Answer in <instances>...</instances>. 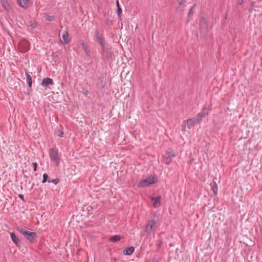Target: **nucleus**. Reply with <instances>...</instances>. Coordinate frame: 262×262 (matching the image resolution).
<instances>
[{
	"instance_id": "obj_37",
	"label": "nucleus",
	"mask_w": 262,
	"mask_h": 262,
	"mask_svg": "<svg viewBox=\"0 0 262 262\" xmlns=\"http://www.w3.org/2000/svg\"><path fill=\"white\" fill-rule=\"evenodd\" d=\"M18 197L21 199L23 201H25L24 195L23 194H18Z\"/></svg>"
},
{
	"instance_id": "obj_40",
	"label": "nucleus",
	"mask_w": 262,
	"mask_h": 262,
	"mask_svg": "<svg viewBox=\"0 0 262 262\" xmlns=\"http://www.w3.org/2000/svg\"><path fill=\"white\" fill-rule=\"evenodd\" d=\"M111 23V21L110 19H108L107 20V21H106V24H107V25H110V23Z\"/></svg>"
},
{
	"instance_id": "obj_1",
	"label": "nucleus",
	"mask_w": 262,
	"mask_h": 262,
	"mask_svg": "<svg viewBox=\"0 0 262 262\" xmlns=\"http://www.w3.org/2000/svg\"><path fill=\"white\" fill-rule=\"evenodd\" d=\"M17 230L20 233L24 235V237L30 243H34L37 237V234L35 232H30L27 229L18 228Z\"/></svg>"
},
{
	"instance_id": "obj_32",
	"label": "nucleus",
	"mask_w": 262,
	"mask_h": 262,
	"mask_svg": "<svg viewBox=\"0 0 262 262\" xmlns=\"http://www.w3.org/2000/svg\"><path fill=\"white\" fill-rule=\"evenodd\" d=\"M95 34L97 38L102 37V35L100 34V32L98 30L96 31Z\"/></svg>"
},
{
	"instance_id": "obj_4",
	"label": "nucleus",
	"mask_w": 262,
	"mask_h": 262,
	"mask_svg": "<svg viewBox=\"0 0 262 262\" xmlns=\"http://www.w3.org/2000/svg\"><path fill=\"white\" fill-rule=\"evenodd\" d=\"M18 48L22 53H25L30 49V43L26 39H21L18 43Z\"/></svg>"
},
{
	"instance_id": "obj_41",
	"label": "nucleus",
	"mask_w": 262,
	"mask_h": 262,
	"mask_svg": "<svg viewBox=\"0 0 262 262\" xmlns=\"http://www.w3.org/2000/svg\"><path fill=\"white\" fill-rule=\"evenodd\" d=\"M88 93V91H86V92H85V94L86 95V94Z\"/></svg>"
},
{
	"instance_id": "obj_20",
	"label": "nucleus",
	"mask_w": 262,
	"mask_h": 262,
	"mask_svg": "<svg viewBox=\"0 0 262 262\" xmlns=\"http://www.w3.org/2000/svg\"><path fill=\"white\" fill-rule=\"evenodd\" d=\"M116 6H117V13L118 14V17H119V19L121 20V14H122V9L120 6L118 0H117L116 2Z\"/></svg>"
},
{
	"instance_id": "obj_2",
	"label": "nucleus",
	"mask_w": 262,
	"mask_h": 262,
	"mask_svg": "<svg viewBox=\"0 0 262 262\" xmlns=\"http://www.w3.org/2000/svg\"><path fill=\"white\" fill-rule=\"evenodd\" d=\"M158 180L156 176H149L146 179L141 181L139 184V186L141 187H145L151 184H154L158 182Z\"/></svg>"
},
{
	"instance_id": "obj_17",
	"label": "nucleus",
	"mask_w": 262,
	"mask_h": 262,
	"mask_svg": "<svg viewBox=\"0 0 262 262\" xmlns=\"http://www.w3.org/2000/svg\"><path fill=\"white\" fill-rule=\"evenodd\" d=\"M122 236L120 235H116L114 236H113L109 239V241L111 242H117L119 241L121 239H122Z\"/></svg>"
},
{
	"instance_id": "obj_28",
	"label": "nucleus",
	"mask_w": 262,
	"mask_h": 262,
	"mask_svg": "<svg viewBox=\"0 0 262 262\" xmlns=\"http://www.w3.org/2000/svg\"><path fill=\"white\" fill-rule=\"evenodd\" d=\"M59 182V179H58V178H56V179H53L52 180H48V182L49 183H54V184L56 185L58 183V182Z\"/></svg>"
},
{
	"instance_id": "obj_16",
	"label": "nucleus",
	"mask_w": 262,
	"mask_h": 262,
	"mask_svg": "<svg viewBox=\"0 0 262 262\" xmlns=\"http://www.w3.org/2000/svg\"><path fill=\"white\" fill-rule=\"evenodd\" d=\"M81 45L82 46L83 50L84 51L85 55L86 56H90L91 55V51L89 49L88 46L83 42H81Z\"/></svg>"
},
{
	"instance_id": "obj_13",
	"label": "nucleus",
	"mask_w": 262,
	"mask_h": 262,
	"mask_svg": "<svg viewBox=\"0 0 262 262\" xmlns=\"http://www.w3.org/2000/svg\"><path fill=\"white\" fill-rule=\"evenodd\" d=\"M161 199V196L159 195L154 198H152L151 200L155 201L153 206L155 208H158L160 205V200Z\"/></svg>"
},
{
	"instance_id": "obj_18",
	"label": "nucleus",
	"mask_w": 262,
	"mask_h": 262,
	"mask_svg": "<svg viewBox=\"0 0 262 262\" xmlns=\"http://www.w3.org/2000/svg\"><path fill=\"white\" fill-rule=\"evenodd\" d=\"M68 37H69L68 33V32L65 31L62 35V39L63 40V43L64 44H67V43H69V40L68 39Z\"/></svg>"
},
{
	"instance_id": "obj_34",
	"label": "nucleus",
	"mask_w": 262,
	"mask_h": 262,
	"mask_svg": "<svg viewBox=\"0 0 262 262\" xmlns=\"http://www.w3.org/2000/svg\"><path fill=\"white\" fill-rule=\"evenodd\" d=\"M33 170L36 171L37 170V164L36 162L33 163Z\"/></svg>"
},
{
	"instance_id": "obj_39",
	"label": "nucleus",
	"mask_w": 262,
	"mask_h": 262,
	"mask_svg": "<svg viewBox=\"0 0 262 262\" xmlns=\"http://www.w3.org/2000/svg\"><path fill=\"white\" fill-rule=\"evenodd\" d=\"M244 2V0H238V3L239 5H242Z\"/></svg>"
},
{
	"instance_id": "obj_8",
	"label": "nucleus",
	"mask_w": 262,
	"mask_h": 262,
	"mask_svg": "<svg viewBox=\"0 0 262 262\" xmlns=\"http://www.w3.org/2000/svg\"><path fill=\"white\" fill-rule=\"evenodd\" d=\"M200 31L204 34H206L208 30V26L207 25V20L205 18H202L200 23Z\"/></svg>"
},
{
	"instance_id": "obj_25",
	"label": "nucleus",
	"mask_w": 262,
	"mask_h": 262,
	"mask_svg": "<svg viewBox=\"0 0 262 262\" xmlns=\"http://www.w3.org/2000/svg\"><path fill=\"white\" fill-rule=\"evenodd\" d=\"M99 43L101 45L102 47H103L106 45H107V44H105L104 42V38L103 37H99L97 38Z\"/></svg>"
},
{
	"instance_id": "obj_38",
	"label": "nucleus",
	"mask_w": 262,
	"mask_h": 262,
	"mask_svg": "<svg viewBox=\"0 0 262 262\" xmlns=\"http://www.w3.org/2000/svg\"><path fill=\"white\" fill-rule=\"evenodd\" d=\"M255 2H252L251 3V7H256V6H255Z\"/></svg>"
},
{
	"instance_id": "obj_24",
	"label": "nucleus",
	"mask_w": 262,
	"mask_h": 262,
	"mask_svg": "<svg viewBox=\"0 0 262 262\" xmlns=\"http://www.w3.org/2000/svg\"><path fill=\"white\" fill-rule=\"evenodd\" d=\"M1 3L4 8L7 11H9L10 7L7 0H1Z\"/></svg>"
},
{
	"instance_id": "obj_6",
	"label": "nucleus",
	"mask_w": 262,
	"mask_h": 262,
	"mask_svg": "<svg viewBox=\"0 0 262 262\" xmlns=\"http://www.w3.org/2000/svg\"><path fill=\"white\" fill-rule=\"evenodd\" d=\"M211 111V109L209 108L204 107L201 112L198 114L197 115V117L196 118H197L198 122H200V123L202 121V120L205 117H206L209 113V112Z\"/></svg>"
},
{
	"instance_id": "obj_7",
	"label": "nucleus",
	"mask_w": 262,
	"mask_h": 262,
	"mask_svg": "<svg viewBox=\"0 0 262 262\" xmlns=\"http://www.w3.org/2000/svg\"><path fill=\"white\" fill-rule=\"evenodd\" d=\"M156 222L154 220H150L146 227L145 232L147 234V235H149L151 234L152 229L154 227H156Z\"/></svg>"
},
{
	"instance_id": "obj_3",
	"label": "nucleus",
	"mask_w": 262,
	"mask_h": 262,
	"mask_svg": "<svg viewBox=\"0 0 262 262\" xmlns=\"http://www.w3.org/2000/svg\"><path fill=\"white\" fill-rule=\"evenodd\" d=\"M49 156L51 160L55 163L56 166H58L60 162L58 150L56 148H50L49 150Z\"/></svg>"
},
{
	"instance_id": "obj_23",
	"label": "nucleus",
	"mask_w": 262,
	"mask_h": 262,
	"mask_svg": "<svg viewBox=\"0 0 262 262\" xmlns=\"http://www.w3.org/2000/svg\"><path fill=\"white\" fill-rule=\"evenodd\" d=\"M185 7V5L184 4L183 5H179L177 8V12L180 15L183 14L184 8Z\"/></svg>"
},
{
	"instance_id": "obj_29",
	"label": "nucleus",
	"mask_w": 262,
	"mask_h": 262,
	"mask_svg": "<svg viewBox=\"0 0 262 262\" xmlns=\"http://www.w3.org/2000/svg\"><path fill=\"white\" fill-rule=\"evenodd\" d=\"M195 7H196V4H194V5H193V6L191 8V9H190L189 12V13H188V17H189L190 16V15L191 14V13H193V9Z\"/></svg>"
},
{
	"instance_id": "obj_21",
	"label": "nucleus",
	"mask_w": 262,
	"mask_h": 262,
	"mask_svg": "<svg viewBox=\"0 0 262 262\" xmlns=\"http://www.w3.org/2000/svg\"><path fill=\"white\" fill-rule=\"evenodd\" d=\"M26 80L28 83V86L31 88L32 84V80L31 76L28 72H26Z\"/></svg>"
},
{
	"instance_id": "obj_26",
	"label": "nucleus",
	"mask_w": 262,
	"mask_h": 262,
	"mask_svg": "<svg viewBox=\"0 0 262 262\" xmlns=\"http://www.w3.org/2000/svg\"><path fill=\"white\" fill-rule=\"evenodd\" d=\"M48 180H50L48 175L47 173H44L42 176V183H45Z\"/></svg>"
},
{
	"instance_id": "obj_12",
	"label": "nucleus",
	"mask_w": 262,
	"mask_h": 262,
	"mask_svg": "<svg viewBox=\"0 0 262 262\" xmlns=\"http://www.w3.org/2000/svg\"><path fill=\"white\" fill-rule=\"evenodd\" d=\"M186 122L189 128L196 123H200V122H198V120L196 117L189 119L186 121Z\"/></svg>"
},
{
	"instance_id": "obj_14",
	"label": "nucleus",
	"mask_w": 262,
	"mask_h": 262,
	"mask_svg": "<svg viewBox=\"0 0 262 262\" xmlns=\"http://www.w3.org/2000/svg\"><path fill=\"white\" fill-rule=\"evenodd\" d=\"M29 0H17V3L23 8H27L29 7Z\"/></svg>"
},
{
	"instance_id": "obj_19",
	"label": "nucleus",
	"mask_w": 262,
	"mask_h": 262,
	"mask_svg": "<svg viewBox=\"0 0 262 262\" xmlns=\"http://www.w3.org/2000/svg\"><path fill=\"white\" fill-rule=\"evenodd\" d=\"M12 241L17 246L20 242L19 239L16 236L14 233L12 232L10 234Z\"/></svg>"
},
{
	"instance_id": "obj_9",
	"label": "nucleus",
	"mask_w": 262,
	"mask_h": 262,
	"mask_svg": "<svg viewBox=\"0 0 262 262\" xmlns=\"http://www.w3.org/2000/svg\"><path fill=\"white\" fill-rule=\"evenodd\" d=\"M176 156L174 151H167L164 156V162L166 165H169L172 161V158Z\"/></svg>"
},
{
	"instance_id": "obj_36",
	"label": "nucleus",
	"mask_w": 262,
	"mask_h": 262,
	"mask_svg": "<svg viewBox=\"0 0 262 262\" xmlns=\"http://www.w3.org/2000/svg\"><path fill=\"white\" fill-rule=\"evenodd\" d=\"M63 132L62 131H58V136L59 137H63Z\"/></svg>"
},
{
	"instance_id": "obj_27",
	"label": "nucleus",
	"mask_w": 262,
	"mask_h": 262,
	"mask_svg": "<svg viewBox=\"0 0 262 262\" xmlns=\"http://www.w3.org/2000/svg\"><path fill=\"white\" fill-rule=\"evenodd\" d=\"M29 23H30V26L32 29H35L36 28H37V23L34 20H30Z\"/></svg>"
},
{
	"instance_id": "obj_11",
	"label": "nucleus",
	"mask_w": 262,
	"mask_h": 262,
	"mask_svg": "<svg viewBox=\"0 0 262 262\" xmlns=\"http://www.w3.org/2000/svg\"><path fill=\"white\" fill-rule=\"evenodd\" d=\"M54 84V81L52 79L50 78H44L41 82V85L44 86H49Z\"/></svg>"
},
{
	"instance_id": "obj_42",
	"label": "nucleus",
	"mask_w": 262,
	"mask_h": 262,
	"mask_svg": "<svg viewBox=\"0 0 262 262\" xmlns=\"http://www.w3.org/2000/svg\"><path fill=\"white\" fill-rule=\"evenodd\" d=\"M104 85H102V88H104Z\"/></svg>"
},
{
	"instance_id": "obj_31",
	"label": "nucleus",
	"mask_w": 262,
	"mask_h": 262,
	"mask_svg": "<svg viewBox=\"0 0 262 262\" xmlns=\"http://www.w3.org/2000/svg\"><path fill=\"white\" fill-rule=\"evenodd\" d=\"M178 5H183L186 3V0H177Z\"/></svg>"
},
{
	"instance_id": "obj_22",
	"label": "nucleus",
	"mask_w": 262,
	"mask_h": 262,
	"mask_svg": "<svg viewBox=\"0 0 262 262\" xmlns=\"http://www.w3.org/2000/svg\"><path fill=\"white\" fill-rule=\"evenodd\" d=\"M211 188L215 194L217 193V185L215 181L214 180L210 184Z\"/></svg>"
},
{
	"instance_id": "obj_15",
	"label": "nucleus",
	"mask_w": 262,
	"mask_h": 262,
	"mask_svg": "<svg viewBox=\"0 0 262 262\" xmlns=\"http://www.w3.org/2000/svg\"><path fill=\"white\" fill-rule=\"evenodd\" d=\"M135 250L134 247L130 246L126 248L123 251V254L125 255H132Z\"/></svg>"
},
{
	"instance_id": "obj_5",
	"label": "nucleus",
	"mask_w": 262,
	"mask_h": 262,
	"mask_svg": "<svg viewBox=\"0 0 262 262\" xmlns=\"http://www.w3.org/2000/svg\"><path fill=\"white\" fill-rule=\"evenodd\" d=\"M102 56L105 60H109L112 57L113 53L111 51V49L107 45L102 47Z\"/></svg>"
},
{
	"instance_id": "obj_33",
	"label": "nucleus",
	"mask_w": 262,
	"mask_h": 262,
	"mask_svg": "<svg viewBox=\"0 0 262 262\" xmlns=\"http://www.w3.org/2000/svg\"><path fill=\"white\" fill-rule=\"evenodd\" d=\"M186 121H184L183 122V124L182 125V130L183 131H185L186 130Z\"/></svg>"
},
{
	"instance_id": "obj_35",
	"label": "nucleus",
	"mask_w": 262,
	"mask_h": 262,
	"mask_svg": "<svg viewBox=\"0 0 262 262\" xmlns=\"http://www.w3.org/2000/svg\"><path fill=\"white\" fill-rule=\"evenodd\" d=\"M148 262H158V260L156 258H152L150 259Z\"/></svg>"
},
{
	"instance_id": "obj_10",
	"label": "nucleus",
	"mask_w": 262,
	"mask_h": 262,
	"mask_svg": "<svg viewBox=\"0 0 262 262\" xmlns=\"http://www.w3.org/2000/svg\"><path fill=\"white\" fill-rule=\"evenodd\" d=\"M165 236V233L161 232L158 235V239L157 241V246L158 249H160L163 245V237Z\"/></svg>"
},
{
	"instance_id": "obj_30",
	"label": "nucleus",
	"mask_w": 262,
	"mask_h": 262,
	"mask_svg": "<svg viewBox=\"0 0 262 262\" xmlns=\"http://www.w3.org/2000/svg\"><path fill=\"white\" fill-rule=\"evenodd\" d=\"M46 19L48 21H52L54 19V17L53 16L48 15L46 17Z\"/></svg>"
}]
</instances>
